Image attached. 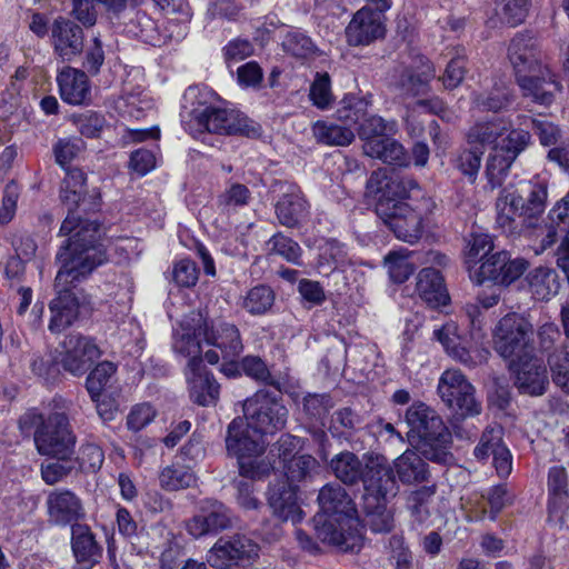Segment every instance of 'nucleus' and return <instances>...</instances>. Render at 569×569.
Segmentation results:
<instances>
[{
	"instance_id": "obj_55",
	"label": "nucleus",
	"mask_w": 569,
	"mask_h": 569,
	"mask_svg": "<svg viewBox=\"0 0 569 569\" xmlns=\"http://www.w3.org/2000/svg\"><path fill=\"white\" fill-rule=\"evenodd\" d=\"M282 48L297 58H307L315 51L311 39L299 31L288 32L282 40Z\"/></svg>"
},
{
	"instance_id": "obj_63",
	"label": "nucleus",
	"mask_w": 569,
	"mask_h": 569,
	"mask_svg": "<svg viewBox=\"0 0 569 569\" xmlns=\"http://www.w3.org/2000/svg\"><path fill=\"white\" fill-rule=\"evenodd\" d=\"M242 371L250 378L272 385L273 379L266 362L257 356H247L241 360Z\"/></svg>"
},
{
	"instance_id": "obj_15",
	"label": "nucleus",
	"mask_w": 569,
	"mask_h": 569,
	"mask_svg": "<svg viewBox=\"0 0 569 569\" xmlns=\"http://www.w3.org/2000/svg\"><path fill=\"white\" fill-rule=\"evenodd\" d=\"M473 457L485 462L492 457V466L500 478H507L512 471V455L503 441V429L499 425L488 426L478 445L473 449Z\"/></svg>"
},
{
	"instance_id": "obj_30",
	"label": "nucleus",
	"mask_w": 569,
	"mask_h": 569,
	"mask_svg": "<svg viewBox=\"0 0 569 569\" xmlns=\"http://www.w3.org/2000/svg\"><path fill=\"white\" fill-rule=\"evenodd\" d=\"M512 127V121L506 117L492 116L478 120L466 134L469 147H479L485 151L487 146L497 142Z\"/></svg>"
},
{
	"instance_id": "obj_22",
	"label": "nucleus",
	"mask_w": 569,
	"mask_h": 569,
	"mask_svg": "<svg viewBox=\"0 0 569 569\" xmlns=\"http://www.w3.org/2000/svg\"><path fill=\"white\" fill-rule=\"evenodd\" d=\"M508 57L516 76L535 73L548 67L542 62V53L537 40L529 33H519L512 38Z\"/></svg>"
},
{
	"instance_id": "obj_57",
	"label": "nucleus",
	"mask_w": 569,
	"mask_h": 569,
	"mask_svg": "<svg viewBox=\"0 0 569 569\" xmlns=\"http://www.w3.org/2000/svg\"><path fill=\"white\" fill-rule=\"evenodd\" d=\"M501 257H503V251L497 252L487 258L481 262L478 271H476L473 274H470L471 279L477 284H482L485 281H492L493 283L501 284L500 277H502L501 273L503 269L502 266L498 263V258L500 260Z\"/></svg>"
},
{
	"instance_id": "obj_56",
	"label": "nucleus",
	"mask_w": 569,
	"mask_h": 569,
	"mask_svg": "<svg viewBox=\"0 0 569 569\" xmlns=\"http://www.w3.org/2000/svg\"><path fill=\"white\" fill-rule=\"evenodd\" d=\"M549 366L553 382L569 393V353L556 351L549 357Z\"/></svg>"
},
{
	"instance_id": "obj_20",
	"label": "nucleus",
	"mask_w": 569,
	"mask_h": 569,
	"mask_svg": "<svg viewBox=\"0 0 569 569\" xmlns=\"http://www.w3.org/2000/svg\"><path fill=\"white\" fill-rule=\"evenodd\" d=\"M50 30L53 52L62 61H72L82 52L84 34L77 23L59 17L54 19Z\"/></svg>"
},
{
	"instance_id": "obj_35",
	"label": "nucleus",
	"mask_w": 569,
	"mask_h": 569,
	"mask_svg": "<svg viewBox=\"0 0 569 569\" xmlns=\"http://www.w3.org/2000/svg\"><path fill=\"white\" fill-rule=\"evenodd\" d=\"M429 263L436 267H446L448 258L438 251L429 249ZM429 309H440L447 312L450 305V296L445 284L440 270L429 267Z\"/></svg>"
},
{
	"instance_id": "obj_3",
	"label": "nucleus",
	"mask_w": 569,
	"mask_h": 569,
	"mask_svg": "<svg viewBox=\"0 0 569 569\" xmlns=\"http://www.w3.org/2000/svg\"><path fill=\"white\" fill-rule=\"evenodd\" d=\"M318 502L322 512L316 517L318 538L342 551L359 550L362 545L361 525L346 489L328 483L321 488Z\"/></svg>"
},
{
	"instance_id": "obj_60",
	"label": "nucleus",
	"mask_w": 569,
	"mask_h": 569,
	"mask_svg": "<svg viewBox=\"0 0 569 569\" xmlns=\"http://www.w3.org/2000/svg\"><path fill=\"white\" fill-rule=\"evenodd\" d=\"M309 96L312 103L319 109H328L331 106L333 98L328 73L317 74Z\"/></svg>"
},
{
	"instance_id": "obj_37",
	"label": "nucleus",
	"mask_w": 569,
	"mask_h": 569,
	"mask_svg": "<svg viewBox=\"0 0 569 569\" xmlns=\"http://www.w3.org/2000/svg\"><path fill=\"white\" fill-rule=\"evenodd\" d=\"M549 517L561 518L568 502V473L562 466H553L548 471Z\"/></svg>"
},
{
	"instance_id": "obj_61",
	"label": "nucleus",
	"mask_w": 569,
	"mask_h": 569,
	"mask_svg": "<svg viewBox=\"0 0 569 569\" xmlns=\"http://www.w3.org/2000/svg\"><path fill=\"white\" fill-rule=\"evenodd\" d=\"M523 119H528V117L523 116ZM532 124V129L535 133L538 136L539 142L543 147L556 146L561 139V129L556 123L541 120L536 118H529Z\"/></svg>"
},
{
	"instance_id": "obj_28",
	"label": "nucleus",
	"mask_w": 569,
	"mask_h": 569,
	"mask_svg": "<svg viewBox=\"0 0 569 569\" xmlns=\"http://www.w3.org/2000/svg\"><path fill=\"white\" fill-rule=\"evenodd\" d=\"M496 209L497 224L508 233H513L517 230V218H527L525 198L520 189H513L512 187L502 189L497 199Z\"/></svg>"
},
{
	"instance_id": "obj_45",
	"label": "nucleus",
	"mask_w": 569,
	"mask_h": 569,
	"mask_svg": "<svg viewBox=\"0 0 569 569\" xmlns=\"http://www.w3.org/2000/svg\"><path fill=\"white\" fill-rule=\"evenodd\" d=\"M515 159L493 147L486 164V178L488 187L493 190L502 186Z\"/></svg>"
},
{
	"instance_id": "obj_53",
	"label": "nucleus",
	"mask_w": 569,
	"mask_h": 569,
	"mask_svg": "<svg viewBox=\"0 0 569 569\" xmlns=\"http://www.w3.org/2000/svg\"><path fill=\"white\" fill-rule=\"evenodd\" d=\"M483 152L479 147H470V149L461 151L456 158V168L468 177L470 182H475L477 179Z\"/></svg>"
},
{
	"instance_id": "obj_13",
	"label": "nucleus",
	"mask_w": 569,
	"mask_h": 569,
	"mask_svg": "<svg viewBox=\"0 0 569 569\" xmlns=\"http://www.w3.org/2000/svg\"><path fill=\"white\" fill-rule=\"evenodd\" d=\"M207 320L200 312H191L173 329L172 349L176 355L188 359V363H202L201 342L206 341Z\"/></svg>"
},
{
	"instance_id": "obj_54",
	"label": "nucleus",
	"mask_w": 569,
	"mask_h": 569,
	"mask_svg": "<svg viewBox=\"0 0 569 569\" xmlns=\"http://www.w3.org/2000/svg\"><path fill=\"white\" fill-rule=\"evenodd\" d=\"M214 93L208 88L200 87H189L184 92V101L190 103V114L200 126V117L198 112H201V109L214 108L216 106L212 103L214 99Z\"/></svg>"
},
{
	"instance_id": "obj_26",
	"label": "nucleus",
	"mask_w": 569,
	"mask_h": 569,
	"mask_svg": "<svg viewBox=\"0 0 569 569\" xmlns=\"http://www.w3.org/2000/svg\"><path fill=\"white\" fill-rule=\"evenodd\" d=\"M268 502L273 513L282 521L297 523L302 519L297 487L287 480L270 487Z\"/></svg>"
},
{
	"instance_id": "obj_34",
	"label": "nucleus",
	"mask_w": 569,
	"mask_h": 569,
	"mask_svg": "<svg viewBox=\"0 0 569 569\" xmlns=\"http://www.w3.org/2000/svg\"><path fill=\"white\" fill-rule=\"evenodd\" d=\"M429 460L448 465L455 458L451 452L452 435L439 416L429 417Z\"/></svg>"
},
{
	"instance_id": "obj_39",
	"label": "nucleus",
	"mask_w": 569,
	"mask_h": 569,
	"mask_svg": "<svg viewBox=\"0 0 569 569\" xmlns=\"http://www.w3.org/2000/svg\"><path fill=\"white\" fill-rule=\"evenodd\" d=\"M529 290L535 300L548 301L558 293L559 280L553 269L538 267L527 276Z\"/></svg>"
},
{
	"instance_id": "obj_24",
	"label": "nucleus",
	"mask_w": 569,
	"mask_h": 569,
	"mask_svg": "<svg viewBox=\"0 0 569 569\" xmlns=\"http://www.w3.org/2000/svg\"><path fill=\"white\" fill-rule=\"evenodd\" d=\"M383 33L381 14L368 7L358 10L346 29L348 42L352 46L369 44Z\"/></svg>"
},
{
	"instance_id": "obj_38",
	"label": "nucleus",
	"mask_w": 569,
	"mask_h": 569,
	"mask_svg": "<svg viewBox=\"0 0 569 569\" xmlns=\"http://www.w3.org/2000/svg\"><path fill=\"white\" fill-rule=\"evenodd\" d=\"M363 152L386 163L395 166H407L408 157L403 147L389 136L380 140H371L363 143Z\"/></svg>"
},
{
	"instance_id": "obj_2",
	"label": "nucleus",
	"mask_w": 569,
	"mask_h": 569,
	"mask_svg": "<svg viewBox=\"0 0 569 569\" xmlns=\"http://www.w3.org/2000/svg\"><path fill=\"white\" fill-rule=\"evenodd\" d=\"M330 468L333 475L346 485L362 480V508L367 525L373 532L390 531L393 518L387 509V503L397 493V482L387 460L382 457L369 458L363 467L353 452L343 451L330 460Z\"/></svg>"
},
{
	"instance_id": "obj_47",
	"label": "nucleus",
	"mask_w": 569,
	"mask_h": 569,
	"mask_svg": "<svg viewBox=\"0 0 569 569\" xmlns=\"http://www.w3.org/2000/svg\"><path fill=\"white\" fill-rule=\"evenodd\" d=\"M86 176L78 168H70L66 171V177L61 184L60 198L63 203L69 206V210L77 207L84 192Z\"/></svg>"
},
{
	"instance_id": "obj_46",
	"label": "nucleus",
	"mask_w": 569,
	"mask_h": 569,
	"mask_svg": "<svg viewBox=\"0 0 569 569\" xmlns=\"http://www.w3.org/2000/svg\"><path fill=\"white\" fill-rule=\"evenodd\" d=\"M385 263L389 277L397 283L405 282L416 269L412 253L405 249L389 252L385 258Z\"/></svg>"
},
{
	"instance_id": "obj_4",
	"label": "nucleus",
	"mask_w": 569,
	"mask_h": 569,
	"mask_svg": "<svg viewBox=\"0 0 569 569\" xmlns=\"http://www.w3.org/2000/svg\"><path fill=\"white\" fill-rule=\"evenodd\" d=\"M49 406L52 408L48 412L37 409L27 411L20 418L19 426L23 432L34 429V443L40 455L64 460L73 452L76 443L66 413L67 402L62 398H54Z\"/></svg>"
},
{
	"instance_id": "obj_33",
	"label": "nucleus",
	"mask_w": 569,
	"mask_h": 569,
	"mask_svg": "<svg viewBox=\"0 0 569 569\" xmlns=\"http://www.w3.org/2000/svg\"><path fill=\"white\" fill-rule=\"evenodd\" d=\"M401 92L410 113L407 116L409 133L413 137H421L423 127L415 123L413 112L417 108H426L427 82L421 76H408L401 83Z\"/></svg>"
},
{
	"instance_id": "obj_58",
	"label": "nucleus",
	"mask_w": 569,
	"mask_h": 569,
	"mask_svg": "<svg viewBox=\"0 0 569 569\" xmlns=\"http://www.w3.org/2000/svg\"><path fill=\"white\" fill-rule=\"evenodd\" d=\"M103 460L104 455L101 448L93 443H87L80 448L79 455L73 462L83 472H96L101 468Z\"/></svg>"
},
{
	"instance_id": "obj_48",
	"label": "nucleus",
	"mask_w": 569,
	"mask_h": 569,
	"mask_svg": "<svg viewBox=\"0 0 569 569\" xmlns=\"http://www.w3.org/2000/svg\"><path fill=\"white\" fill-rule=\"evenodd\" d=\"M279 456L286 462L287 481L291 483L311 477L319 469L318 461L310 455L293 456L290 460L286 452Z\"/></svg>"
},
{
	"instance_id": "obj_12",
	"label": "nucleus",
	"mask_w": 569,
	"mask_h": 569,
	"mask_svg": "<svg viewBox=\"0 0 569 569\" xmlns=\"http://www.w3.org/2000/svg\"><path fill=\"white\" fill-rule=\"evenodd\" d=\"M367 103L360 99H345L342 106L337 110L338 119L342 122L357 124L360 122L358 132L365 142L380 140L396 132V122H387L381 117H366Z\"/></svg>"
},
{
	"instance_id": "obj_43",
	"label": "nucleus",
	"mask_w": 569,
	"mask_h": 569,
	"mask_svg": "<svg viewBox=\"0 0 569 569\" xmlns=\"http://www.w3.org/2000/svg\"><path fill=\"white\" fill-rule=\"evenodd\" d=\"M159 482L162 489L177 491L191 487L196 482V476L190 467L173 462L160 471Z\"/></svg>"
},
{
	"instance_id": "obj_14",
	"label": "nucleus",
	"mask_w": 569,
	"mask_h": 569,
	"mask_svg": "<svg viewBox=\"0 0 569 569\" xmlns=\"http://www.w3.org/2000/svg\"><path fill=\"white\" fill-rule=\"evenodd\" d=\"M433 336L448 356L469 368L487 362L490 356L489 349L485 347H468L467 340L458 333V326L455 322H447L441 328L435 329Z\"/></svg>"
},
{
	"instance_id": "obj_40",
	"label": "nucleus",
	"mask_w": 569,
	"mask_h": 569,
	"mask_svg": "<svg viewBox=\"0 0 569 569\" xmlns=\"http://www.w3.org/2000/svg\"><path fill=\"white\" fill-rule=\"evenodd\" d=\"M336 124L327 121H317L312 126V132L318 142L328 146H347L355 139L351 123Z\"/></svg>"
},
{
	"instance_id": "obj_18",
	"label": "nucleus",
	"mask_w": 569,
	"mask_h": 569,
	"mask_svg": "<svg viewBox=\"0 0 569 569\" xmlns=\"http://www.w3.org/2000/svg\"><path fill=\"white\" fill-rule=\"evenodd\" d=\"M516 81L523 98L545 107H549L562 89L549 67H543L535 73L516 76Z\"/></svg>"
},
{
	"instance_id": "obj_23",
	"label": "nucleus",
	"mask_w": 569,
	"mask_h": 569,
	"mask_svg": "<svg viewBox=\"0 0 569 569\" xmlns=\"http://www.w3.org/2000/svg\"><path fill=\"white\" fill-rule=\"evenodd\" d=\"M50 521L67 526L84 517L81 499L71 490L59 489L51 491L46 500Z\"/></svg>"
},
{
	"instance_id": "obj_29",
	"label": "nucleus",
	"mask_w": 569,
	"mask_h": 569,
	"mask_svg": "<svg viewBox=\"0 0 569 569\" xmlns=\"http://www.w3.org/2000/svg\"><path fill=\"white\" fill-rule=\"evenodd\" d=\"M283 193L276 204V214L282 226L292 228L309 212V204L295 184H281Z\"/></svg>"
},
{
	"instance_id": "obj_44",
	"label": "nucleus",
	"mask_w": 569,
	"mask_h": 569,
	"mask_svg": "<svg viewBox=\"0 0 569 569\" xmlns=\"http://www.w3.org/2000/svg\"><path fill=\"white\" fill-rule=\"evenodd\" d=\"M71 532L72 550L78 561L93 560L100 555V548L88 526L74 525Z\"/></svg>"
},
{
	"instance_id": "obj_41",
	"label": "nucleus",
	"mask_w": 569,
	"mask_h": 569,
	"mask_svg": "<svg viewBox=\"0 0 569 569\" xmlns=\"http://www.w3.org/2000/svg\"><path fill=\"white\" fill-rule=\"evenodd\" d=\"M519 189L525 198L527 218L540 216L546 208L548 197L547 183L540 179H531L521 181Z\"/></svg>"
},
{
	"instance_id": "obj_11",
	"label": "nucleus",
	"mask_w": 569,
	"mask_h": 569,
	"mask_svg": "<svg viewBox=\"0 0 569 569\" xmlns=\"http://www.w3.org/2000/svg\"><path fill=\"white\" fill-rule=\"evenodd\" d=\"M198 116L200 117V127L208 132L247 137H256L260 132L254 121L233 108L216 106L214 108L201 109Z\"/></svg>"
},
{
	"instance_id": "obj_6",
	"label": "nucleus",
	"mask_w": 569,
	"mask_h": 569,
	"mask_svg": "<svg viewBox=\"0 0 569 569\" xmlns=\"http://www.w3.org/2000/svg\"><path fill=\"white\" fill-rule=\"evenodd\" d=\"M406 420L409 427L407 437L412 449L406 450L395 465L400 480L412 483L425 480L427 472V406L422 402L412 405Z\"/></svg>"
},
{
	"instance_id": "obj_17",
	"label": "nucleus",
	"mask_w": 569,
	"mask_h": 569,
	"mask_svg": "<svg viewBox=\"0 0 569 569\" xmlns=\"http://www.w3.org/2000/svg\"><path fill=\"white\" fill-rule=\"evenodd\" d=\"M60 363L64 370L74 376L83 375L99 358L100 350L92 339L78 335L66 337L61 343Z\"/></svg>"
},
{
	"instance_id": "obj_5",
	"label": "nucleus",
	"mask_w": 569,
	"mask_h": 569,
	"mask_svg": "<svg viewBox=\"0 0 569 569\" xmlns=\"http://www.w3.org/2000/svg\"><path fill=\"white\" fill-rule=\"evenodd\" d=\"M227 451L238 460L239 472L249 479H260L274 468L273 449L267 456L264 451L263 435L248 427V421L234 418L229 427L226 438Z\"/></svg>"
},
{
	"instance_id": "obj_51",
	"label": "nucleus",
	"mask_w": 569,
	"mask_h": 569,
	"mask_svg": "<svg viewBox=\"0 0 569 569\" xmlns=\"http://www.w3.org/2000/svg\"><path fill=\"white\" fill-rule=\"evenodd\" d=\"M507 132L501 142L495 147L516 160L531 143V134L527 130L512 129V127Z\"/></svg>"
},
{
	"instance_id": "obj_62",
	"label": "nucleus",
	"mask_w": 569,
	"mask_h": 569,
	"mask_svg": "<svg viewBox=\"0 0 569 569\" xmlns=\"http://www.w3.org/2000/svg\"><path fill=\"white\" fill-rule=\"evenodd\" d=\"M76 468V463L69 458L58 459L54 462L42 465L41 477L47 485L52 486L69 476Z\"/></svg>"
},
{
	"instance_id": "obj_16",
	"label": "nucleus",
	"mask_w": 569,
	"mask_h": 569,
	"mask_svg": "<svg viewBox=\"0 0 569 569\" xmlns=\"http://www.w3.org/2000/svg\"><path fill=\"white\" fill-rule=\"evenodd\" d=\"M231 527L229 509L221 502L206 499L199 503L198 511L187 522L186 529L193 538L216 535Z\"/></svg>"
},
{
	"instance_id": "obj_7",
	"label": "nucleus",
	"mask_w": 569,
	"mask_h": 569,
	"mask_svg": "<svg viewBox=\"0 0 569 569\" xmlns=\"http://www.w3.org/2000/svg\"><path fill=\"white\" fill-rule=\"evenodd\" d=\"M368 190L377 200L376 212L379 217H389L391 210L406 203L403 199H423L425 192L410 178L389 176L386 169L371 173Z\"/></svg>"
},
{
	"instance_id": "obj_1",
	"label": "nucleus",
	"mask_w": 569,
	"mask_h": 569,
	"mask_svg": "<svg viewBox=\"0 0 569 569\" xmlns=\"http://www.w3.org/2000/svg\"><path fill=\"white\" fill-rule=\"evenodd\" d=\"M60 233L70 238L57 253L61 268L54 281L57 297L50 302L49 329L52 332H61L77 320L80 302L73 286L107 260L106 250L99 243L97 222L82 221L69 212L61 224Z\"/></svg>"
},
{
	"instance_id": "obj_49",
	"label": "nucleus",
	"mask_w": 569,
	"mask_h": 569,
	"mask_svg": "<svg viewBox=\"0 0 569 569\" xmlns=\"http://www.w3.org/2000/svg\"><path fill=\"white\" fill-rule=\"evenodd\" d=\"M473 104L481 111L498 112L508 108L512 102V94L506 87H496L491 91L476 93Z\"/></svg>"
},
{
	"instance_id": "obj_10",
	"label": "nucleus",
	"mask_w": 569,
	"mask_h": 569,
	"mask_svg": "<svg viewBox=\"0 0 569 569\" xmlns=\"http://www.w3.org/2000/svg\"><path fill=\"white\" fill-rule=\"evenodd\" d=\"M532 336L531 323L518 313H508L497 323L493 331L496 351L503 358H520Z\"/></svg>"
},
{
	"instance_id": "obj_64",
	"label": "nucleus",
	"mask_w": 569,
	"mask_h": 569,
	"mask_svg": "<svg viewBox=\"0 0 569 569\" xmlns=\"http://www.w3.org/2000/svg\"><path fill=\"white\" fill-rule=\"evenodd\" d=\"M156 409L147 402L138 403L127 417V426L132 431H140L156 418Z\"/></svg>"
},
{
	"instance_id": "obj_27",
	"label": "nucleus",
	"mask_w": 569,
	"mask_h": 569,
	"mask_svg": "<svg viewBox=\"0 0 569 569\" xmlns=\"http://www.w3.org/2000/svg\"><path fill=\"white\" fill-rule=\"evenodd\" d=\"M383 222L395 232L397 238L413 243L423 232V220L419 212L408 203L391 210L389 217H380Z\"/></svg>"
},
{
	"instance_id": "obj_21",
	"label": "nucleus",
	"mask_w": 569,
	"mask_h": 569,
	"mask_svg": "<svg viewBox=\"0 0 569 569\" xmlns=\"http://www.w3.org/2000/svg\"><path fill=\"white\" fill-rule=\"evenodd\" d=\"M257 555L258 545L243 536H234L230 539L220 538L209 550L207 561L212 567L224 568Z\"/></svg>"
},
{
	"instance_id": "obj_9",
	"label": "nucleus",
	"mask_w": 569,
	"mask_h": 569,
	"mask_svg": "<svg viewBox=\"0 0 569 569\" xmlns=\"http://www.w3.org/2000/svg\"><path fill=\"white\" fill-rule=\"evenodd\" d=\"M243 413L248 427L262 435H273L282 430L288 418V409L277 397L262 390L244 401Z\"/></svg>"
},
{
	"instance_id": "obj_42",
	"label": "nucleus",
	"mask_w": 569,
	"mask_h": 569,
	"mask_svg": "<svg viewBox=\"0 0 569 569\" xmlns=\"http://www.w3.org/2000/svg\"><path fill=\"white\" fill-rule=\"evenodd\" d=\"M252 199L250 189L240 182H228L217 197V207L221 212L233 213L247 207Z\"/></svg>"
},
{
	"instance_id": "obj_8",
	"label": "nucleus",
	"mask_w": 569,
	"mask_h": 569,
	"mask_svg": "<svg viewBox=\"0 0 569 569\" xmlns=\"http://www.w3.org/2000/svg\"><path fill=\"white\" fill-rule=\"evenodd\" d=\"M437 392L455 415L462 418L478 416L481 402L476 397V389L458 369H448L439 378Z\"/></svg>"
},
{
	"instance_id": "obj_25",
	"label": "nucleus",
	"mask_w": 569,
	"mask_h": 569,
	"mask_svg": "<svg viewBox=\"0 0 569 569\" xmlns=\"http://www.w3.org/2000/svg\"><path fill=\"white\" fill-rule=\"evenodd\" d=\"M186 380L191 399L200 406L214 405L219 398L220 386L203 363L194 361L187 365Z\"/></svg>"
},
{
	"instance_id": "obj_36",
	"label": "nucleus",
	"mask_w": 569,
	"mask_h": 569,
	"mask_svg": "<svg viewBox=\"0 0 569 569\" xmlns=\"http://www.w3.org/2000/svg\"><path fill=\"white\" fill-rule=\"evenodd\" d=\"M550 223L567 230V233L557 249V266L563 271L569 282V196L563 197L550 210Z\"/></svg>"
},
{
	"instance_id": "obj_32",
	"label": "nucleus",
	"mask_w": 569,
	"mask_h": 569,
	"mask_svg": "<svg viewBox=\"0 0 569 569\" xmlns=\"http://www.w3.org/2000/svg\"><path fill=\"white\" fill-rule=\"evenodd\" d=\"M515 383L522 395L541 396L549 386L547 369L539 359L530 358L517 369Z\"/></svg>"
},
{
	"instance_id": "obj_50",
	"label": "nucleus",
	"mask_w": 569,
	"mask_h": 569,
	"mask_svg": "<svg viewBox=\"0 0 569 569\" xmlns=\"http://www.w3.org/2000/svg\"><path fill=\"white\" fill-rule=\"evenodd\" d=\"M273 302V291L267 286H257L249 290L242 306L251 315H262L272 307Z\"/></svg>"
},
{
	"instance_id": "obj_52",
	"label": "nucleus",
	"mask_w": 569,
	"mask_h": 569,
	"mask_svg": "<svg viewBox=\"0 0 569 569\" xmlns=\"http://www.w3.org/2000/svg\"><path fill=\"white\" fill-rule=\"evenodd\" d=\"M116 372V366L110 361L100 362L87 378V390L92 400L101 396L102 389Z\"/></svg>"
},
{
	"instance_id": "obj_19",
	"label": "nucleus",
	"mask_w": 569,
	"mask_h": 569,
	"mask_svg": "<svg viewBox=\"0 0 569 569\" xmlns=\"http://www.w3.org/2000/svg\"><path fill=\"white\" fill-rule=\"evenodd\" d=\"M206 342L220 350L222 359H234L243 349L238 328L227 322L211 327L207 323ZM203 357L210 365H217L220 360V355L216 350L206 351Z\"/></svg>"
},
{
	"instance_id": "obj_59",
	"label": "nucleus",
	"mask_w": 569,
	"mask_h": 569,
	"mask_svg": "<svg viewBox=\"0 0 569 569\" xmlns=\"http://www.w3.org/2000/svg\"><path fill=\"white\" fill-rule=\"evenodd\" d=\"M347 252L345 246L336 240H328L320 248L319 266L327 267L330 271L342 266L346 261Z\"/></svg>"
},
{
	"instance_id": "obj_31",
	"label": "nucleus",
	"mask_w": 569,
	"mask_h": 569,
	"mask_svg": "<svg viewBox=\"0 0 569 569\" xmlns=\"http://www.w3.org/2000/svg\"><path fill=\"white\" fill-rule=\"evenodd\" d=\"M61 99L73 106L84 103L90 96L87 74L76 68L64 67L57 76Z\"/></svg>"
}]
</instances>
